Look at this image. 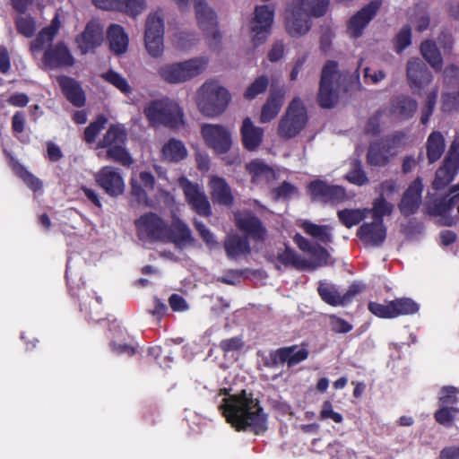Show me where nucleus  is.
<instances>
[{
  "label": "nucleus",
  "instance_id": "36",
  "mask_svg": "<svg viewBox=\"0 0 459 459\" xmlns=\"http://www.w3.org/2000/svg\"><path fill=\"white\" fill-rule=\"evenodd\" d=\"M187 155V150L182 141L170 138L163 146L160 158L163 161L178 163Z\"/></svg>",
  "mask_w": 459,
  "mask_h": 459
},
{
  "label": "nucleus",
  "instance_id": "24",
  "mask_svg": "<svg viewBox=\"0 0 459 459\" xmlns=\"http://www.w3.org/2000/svg\"><path fill=\"white\" fill-rule=\"evenodd\" d=\"M310 16L292 2L290 10L285 19V27L291 37H300L307 34L311 29Z\"/></svg>",
  "mask_w": 459,
  "mask_h": 459
},
{
  "label": "nucleus",
  "instance_id": "47",
  "mask_svg": "<svg viewBox=\"0 0 459 459\" xmlns=\"http://www.w3.org/2000/svg\"><path fill=\"white\" fill-rule=\"evenodd\" d=\"M394 210V205L387 202L383 193H380L372 204L371 214L372 218L377 221H384V217L391 215Z\"/></svg>",
  "mask_w": 459,
  "mask_h": 459
},
{
  "label": "nucleus",
  "instance_id": "10",
  "mask_svg": "<svg viewBox=\"0 0 459 459\" xmlns=\"http://www.w3.org/2000/svg\"><path fill=\"white\" fill-rule=\"evenodd\" d=\"M179 185L186 203L196 214L204 218L212 216L210 201L198 184L182 177L179 178Z\"/></svg>",
  "mask_w": 459,
  "mask_h": 459
},
{
  "label": "nucleus",
  "instance_id": "33",
  "mask_svg": "<svg viewBox=\"0 0 459 459\" xmlns=\"http://www.w3.org/2000/svg\"><path fill=\"white\" fill-rule=\"evenodd\" d=\"M61 22L59 20V16L56 13L55 17L52 19L50 24L45 28H43L36 39H33L30 44V49L32 53H39L42 51L47 44H50L53 42L54 38L57 34Z\"/></svg>",
  "mask_w": 459,
  "mask_h": 459
},
{
  "label": "nucleus",
  "instance_id": "11",
  "mask_svg": "<svg viewBox=\"0 0 459 459\" xmlns=\"http://www.w3.org/2000/svg\"><path fill=\"white\" fill-rule=\"evenodd\" d=\"M195 11L199 27L204 31L209 46H217L221 39V33L218 29L216 13L207 5L204 0H195Z\"/></svg>",
  "mask_w": 459,
  "mask_h": 459
},
{
  "label": "nucleus",
  "instance_id": "45",
  "mask_svg": "<svg viewBox=\"0 0 459 459\" xmlns=\"http://www.w3.org/2000/svg\"><path fill=\"white\" fill-rule=\"evenodd\" d=\"M299 8H302L309 16H324L329 6V0H293Z\"/></svg>",
  "mask_w": 459,
  "mask_h": 459
},
{
  "label": "nucleus",
  "instance_id": "19",
  "mask_svg": "<svg viewBox=\"0 0 459 459\" xmlns=\"http://www.w3.org/2000/svg\"><path fill=\"white\" fill-rule=\"evenodd\" d=\"M382 5L381 0H372L353 14L347 25L351 37L359 38L368 23L375 18Z\"/></svg>",
  "mask_w": 459,
  "mask_h": 459
},
{
  "label": "nucleus",
  "instance_id": "57",
  "mask_svg": "<svg viewBox=\"0 0 459 459\" xmlns=\"http://www.w3.org/2000/svg\"><path fill=\"white\" fill-rule=\"evenodd\" d=\"M102 78L125 94H128L132 91L127 81L113 70H108L107 73L103 74Z\"/></svg>",
  "mask_w": 459,
  "mask_h": 459
},
{
  "label": "nucleus",
  "instance_id": "38",
  "mask_svg": "<svg viewBox=\"0 0 459 459\" xmlns=\"http://www.w3.org/2000/svg\"><path fill=\"white\" fill-rule=\"evenodd\" d=\"M127 140V131L122 124H112L102 139L97 144L98 148H108L116 145L126 144Z\"/></svg>",
  "mask_w": 459,
  "mask_h": 459
},
{
  "label": "nucleus",
  "instance_id": "58",
  "mask_svg": "<svg viewBox=\"0 0 459 459\" xmlns=\"http://www.w3.org/2000/svg\"><path fill=\"white\" fill-rule=\"evenodd\" d=\"M368 311L375 316L382 319H393V310L391 307V300L385 301V303H378L376 301H369L368 304Z\"/></svg>",
  "mask_w": 459,
  "mask_h": 459
},
{
  "label": "nucleus",
  "instance_id": "51",
  "mask_svg": "<svg viewBox=\"0 0 459 459\" xmlns=\"http://www.w3.org/2000/svg\"><path fill=\"white\" fill-rule=\"evenodd\" d=\"M339 221L346 227L358 225L365 219V213L359 209H343L337 212Z\"/></svg>",
  "mask_w": 459,
  "mask_h": 459
},
{
  "label": "nucleus",
  "instance_id": "64",
  "mask_svg": "<svg viewBox=\"0 0 459 459\" xmlns=\"http://www.w3.org/2000/svg\"><path fill=\"white\" fill-rule=\"evenodd\" d=\"M456 394L457 389L455 386H443L438 399L440 406L448 407V405L453 406L458 401Z\"/></svg>",
  "mask_w": 459,
  "mask_h": 459
},
{
  "label": "nucleus",
  "instance_id": "44",
  "mask_svg": "<svg viewBox=\"0 0 459 459\" xmlns=\"http://www.w3.org/2000/svg\"><path fill=\"white\" fill-rule=\"evenodd\" d=\"M391 307L394 318L416 314L420 309L419 304L407 297L396 298L391 300Z\"/></svg>",
  "mask_w": 459,
  "mask_h": 459
},
{
  "label": "nucleus",
  "instance_id": "55",
  "mask_svg": "<svg viewBox=\"0 0 459 459\" xmlns=\"http://www.w3.org/2000/svg\"><path fill=\"white\" fill-rule=\"evenodd\" d=\"M411 43V29L406 24L403 26L400 31L394 39V48L397 54H401Z\"/></svg>",
  "mask_w": 459,
  "mask_h": 459
},
{
  "label": "nucleus",
  "instance_id": "39",
  "mask_svg": "<svg viewBox=\"0 0 459 459\" xmlns=\"http://www.w3.org/2000/svg\"><path fill=\"white\" fill-rule=\"evenodd\" d=\"M392 154L380 140L369 143L367 152V163L371 167H385L389 162Z\"/></svg>",
  "mask_w": 459,
  "mask_h": 459
},
{
  "label": "nucleus",
  "instance_id": "30",
  "mask_svg": "<svg viewBox=\"0 0 459 459\" xmlns=\"http://www.w3.org/2000/svg\"><path fill=\"white\" fill-rule=\"evenodd\" d=\"M167 237L163 243H174L177 246L191 243L194 238L188 225L179 217H173L170 225L167 222Z\"/></svg>",
  "mask_w": 459,
  "mask_h": 459
},
{
  "label": "nucleus",
  "instance_id": "53",
  "mask_svg": "<svg viewBox=\"0 0 459 459\" xmlns=\"http://www.w3.org/2000/svg\"><path fill=\"white\" fill-rule=\"evenodd\" d=\"M108 118L104 115H99L96 119L89 124L84 129L83 140L87 143H93L96 141L98 134L104 129Z\"/></svg>",
  "mask_w": 459,
  "mask_h": 459
},
{
  "label": "nucleus",
  "instance_id": "42",
  "mask_svg": "<svg viewBox=\"0 0 459 459\" xmlns=\"http://www.w3.org/2000/svg\"><path fill=\"white\" fill-rule=\"evenodd\" d=\"M420 52L424 59L435 69L440 72L443 66V58L436 43L432 40H425L420 44Z\"/></svg>",
  "mask_w": 459,
  "mask_h": 459
},
{
  "label": "nucleus",
  "instance_id": "48",
  "mask_svg": "<svg viewBox=\"0 0 459 459\" xmlns=\"http://www.w3.org/2000/svg\"><path fill=\"white\" fill-rule=\"evenodd\" d=\"M124 145L108 147L106 156L108 160L119 163L122 166L129 167L133 164L134 160Z\"/></svg>",
  "mask_w": 459,
  "mask_h": 459
},
{
  "label": "nucleus",
  "instance_id": "28",
  "mask_svg": "<svg viewBox=\"0 0 459 459\" xmlns=\"http://www.w3.org/2000/svg\"><path fill=\"white\" fill-rule=\"evenodd\" d=\"M418 108V102L406 94H399L391 99L389 112L392 117L406 121L411 119Z\"/></svg>",
  "mask_w": 459,
  "mask_h": 459
},
{
  "label": "nucleus",
  "instance_id": "59",
  "mask_svg": "<svg viewBox=\"0 0 459 459\" xmlns=\"http://www.w3.org/2000/svg\"><path fill=\"white\" fill-rule=\"evenodd\" d=\"M406 134L403 131H396L394 134L385 135L380 138V142L383 143L387 151L393 155V151H396L398 148L404 144Z\"/></svg>",
  "mask_w": 459,
  "mask_h": 459
},
{
  "label": "nucleus",
  "instance_id": "6",
  "mask_svg": "<svg viewBox=\"0 0 459 459\" xmlns=\"http://www.w3.org/2000/svg\"><path fill=\"white\" fill-rule=\"evenodd\" d=\"M137 238L147 243H163L167 221L153 212H147L134 220Z\"/></svg>",
  "mask_w": 459,
  "mask_h": 459
},
{
  "label": "nucleus",
  "instance_id": "60",
  "mask_svg": "<svg viewBox=\"0 0 459 459\" xmlns=\"http://www.w3.org/2000/svg\"><path fill=\"white\" fill-rule=\"evenodd\" d=\"M457 413H459L458 408L441 406V408L435 412L434 418L440 425L450 426L454 421L455 415Z\"/></svg>",
  "mask_w": 459,
  "mask_h": 459
},
{
  "label": "nucleus",
  "instance_id": "5",
  "mask_svg": "<svg viewBox=\"0 0 459 459\" xmlns=\"http://www.w3.org/2000/svg\"><path fill=\"white\" fill-rule=\"evenodd\" d=\"M307 123V109L298 97L289 104L285 114L278 125V134L281 138L289 140L296 137Z\"/></svg>",
  "mask_w": 459,
  "mask_h": 459
},
{
  "label": "nucleus",
  "instance_id": "18",
  "mask_svg": "<svg viewBox=\"0 0 459 459\" xmlns=\"http://www.w3.org/2000/svg\"><path fill=\"white\" fill-rule=\"evenodd\" d=\"M95 181L111 197H117L125 192L124 178L119 170L114 167H102L95 174Z\"/></svg>",
  "mask_w": 459,
  "mask_h": 459
},
{
  "label": "nucleus",
  "instance_id": "1",
  "mask_svg": "<svg viewBox=\"0 0 459 459\" xmlns=\"http://www.w3.org/2000/svg\"><path fill=\"white\" fill-rule=\"evenodd\" d=\"M222 415L237 431H250L260 435L267 430V414L252 393L242 390L230 395L220 405Z\"/></svg>",
  "mask_w": 459,
  "mask_h": 459
},
{
  "label": "nucleus",
  "instance_id": "8",
  "mask_svg": "<svg viewBox=\"0 0 459 459\" xmlns=\"http://www.w3.org/2000/svg\"><path fill=\"white\" fill-rule=\"evenodd\" d=\"M459 171V140H454L449 147L443 164L437 169L432 188L436 191L445 189L456 177Z\"/></svg>",
  "mask_w": 459,
  "mask_h": 459
},
{
  "label": "nucleus",
  "instance_id": "26",
  "mask_svg": "<svg viewBox=\"0 0 459 459\" xmlns=\"http://www.w3.org/2000/svg\"><path fill=\"white\" fill-rule=\"evenodd\" d=\"M56 82L62 93L73 106L82 108L85 105V92L78 81L67 75H59Z\"/></svg>",
  "mask_w": 459,
  "mask_h": 459
},
{
  "label": "nucleus",
  "instance_id": "37",
  "mask_svg": "<svg viewBox=\"0 0 459 459\" xmlns=\"http://www.w3.org/2000/svg\"><path fill=\"white\" fill-rule=\"evenodd\" d=\"M109 48L117 55L124 54L127 50L128 37L124 28L118 24H111L107 31Z\"/></svg>",
  "mask_w": 459,
  "mask_h": 459
},
{
  "label": "nucleus",
  "instance_id": "14",
  "mask_svg": "<svg viewBox=\"0 0 459 459\" xmlns=\"http://www.w3.org/2000/svg\"><path fill=\"white\" fill-rule=\"evenodd\" d=\"M164 22L160 16L150 14L145 23L144 43L148 53L153 57L163 54Z\"/></svg>",
  "mask_w": 459,
  "mask_h": 459
},
{
  "label": "nucleus",
  "instance_id": "56",
  "mask_svg": "<svg viewBox=\"0 0 459 459\" xmlns=\"http://www.w3.org/2000/svg\"><path fill=\"white\" fill-rule=\"evenodd\" d=\"M437 94V89H434L427 94L425 103L421 108L420 123L422 125H427L429 123V118L431 117L434 112Z\"/></svg>",
  "mask_w": 459,
  "mask_h": 459
},
{
  "label": "nucleus",
  "instance_id": "61",
  "mask_svg": "<svg viewBox=\"0 0 459 459\" xmlns=\"http://www.w3.org/2000/svg\"><path fill=\"white\" fill-rule=\"evenodd\" d=\"M65 279L70 295L74 298H80L81 290L84 289L85 283L82 281L81 277L75 280L71 276L68 264H66Z\"/></svg>",
  "mask_w": 459,
  "mask_h": 459
},
{
  "label": "nucleus",
  "instance_id": "13",
  "mask_svg": "<svg viewBox=\"0 0 459 459\" xmlns=\"http://www.w3.org/2000/svg\"><path fill=\"white\" fill-rule=\"evenodd\" d=\"M361 291V286L353 282L342 295L340 294L334 284L325 281H320L317 286V293L321 299L332 307H345L352 302L354 298Z\"/></svg>",
  "mask_w": 459,
  "mask_h": 459
},
{
  "label": "nucleus",
  "instance_id": "63",
  "mask_svg": "<svg viewBox=\"0 0 459 459\" xmlns=\"http://www.w3.org/2000/svg\"><path fill=\"white\" fill-rule=\"evenodd\" d=\"M243 346L244 342L240 336L223 339L219 343V347L223 351L224 355H227L230 352L240 351Z\"/></svg>",
  "mask_w": 459,
  "mask_h": 459
},
{
  "label": "nucleus",
  "instance_id": "49",
  "mask_svg": "<svg viewBox=\"0 0 459 459\" xmlns=\"http://www.w3.org/2000/svg\"><path fill=\"white\" fill-rule=\"evenodd\" d=\"M346 179L356 186H361L368 183V178L363 169L361 161L358 159L352 160Z\"/></svg>",
  "mask_w": 459,
  "mask_h": 459
},
{
  "label": "nucleus",
  "instance_id": "29",
  "mask_svg": "<svg viewBox=\"0 0 459 459\" xmlns=\"http://www.w3.org/2000/svg\"><path fill=\"white\" fill-rule=\"evenodd\" d=\"M208 186L210 195L214 204L231 207L234 204V196L230 185L219 176L211 177Z\"/></svg>",
  "mask_w": 459,
  "mask_h": 459
},
{
  "label": "nucleus",
  "instance_id": "41",
  "mask_svg": "<svg viewBox=\"0 0 459 459\" xmlns=\"http://www.w3.org/2000/svg\"><path fill=\"white\" fill-rule=\"evenodd\" d=\"M277 260L284 266H291L297 270L303 271L308 268V260L302 258L294 249L286 246L284 250L279 251Z\"/></svg>",
  "mask_w": 459,
  "mask_h": 459
},
{
  "label": "nucleus",
  "instance_id": "9",
  "mask_svg": "<svg viewBox=\"0 0 459 459\" xmlns=\"http://www.w3.org/2000/svg\"><path fill=\"white\" fill-rule=\"evenodd\" d=\"M338 73L336 61L328 60L323 66L319 91L317 94L318 105L323 108H332L338 100V94L333 90V81Z\"/></svg>",
  "mask_w": 459,
  "mask_h": 459
},
{
  "label": "nucleus",
  "instance_id": "27",
  "mask_svg": "<svg viewBox=\"0 0 459 459\" xmlns=\"http://www.w3.org/2000/svg\"><path fill=\"white\" fill-rule=\"evenodd\" d=\"M94 5L107 11H119L135 17L145 8L144 0H92Z\"/></svg>",
  "mask_w": 459,
  "mask_h": 459
},
{
  "label": "nucleus",
  "instance_id": "32",
  "mask_svg": "<svg viewBox=\"0 0 459 459\" xmlns=\"http://www.w3.org/2000/svg\"><path fill=\"white\" fill-rule=\"evenodd\" d=\"M284 95L282 88L271 89L267 100L261 109V123H268L277 117L283 104Z\"/></svg>",
  "mask_w": 459,
  "mask_h": 459
},
{
  "label": "nucleus",
  "instance_id": "15",
  "mask_svg": "<svg viewBox=\"0 0 459 459\" xmlns=\"http://www.w3.org/2000/svg\"><path fill=\"white\" fill-rule=\"evenodd\" d=\"M201 133L206 145L219 154L228 152L232 144L230 131L221 125L204 124Z\"/></svg>",
  "mask_w": 459,
  "mask_h": 459
},
{
  "label": "nucleus",
  "instance_id": "3",
  "mask_svg": "<svg viewBox=\"0 0 459 459\" xmlns=\"http://www.w3.org/2000/svg\"><path fill=\"white\" fill-rule=\"evenodd\" d=\"M230 100L229 91L213 82H204L199 90L197 106L206 117H216L227 108Z\"/></svg>",
  "mask_w": 459,
  "mask_h": 459
},
{
  "label": "nucleus",
  "instance_id": "43",
  "mask_svg": "<svg viewBox=\"0 0 459 459\" xmlns=\"http://www.w3.org/2000/svg\"><path fill=\"white\" fill-rule=\"evenodd\" d=\"M450 210L446 202V197H439L435 199L428 207V213L433 216L441 217V225L453 226L456 223L455 218L448 216Z\"/></svg>",
  "mask_w": 459,
  "mask_h": 459
},
{
  "label": "nucleus",
  "instance_id": "4",
  "mask_svg": "<svg viewBox=\"0 0 459 459\" xmlns=\"http://www.w3.org/2000/svg\"><path fill=\"white\" fill-rule=\"evenodd\" d=\"M207 64V58L195 57L180 63L164 65L160 67L158 74L169 83H180L201 74Z\"/></svg>",
  "mask_w": 459,
  "mask_h": 459
},
{
  "label": "nucleus",
  "instance_id": "25",
  "mask_svg": "<svg viewBox=\"0 0 459 459\" xmlns=\"http://www.w3.org/2000/svg\"><path fill=\"white\" fill-rule=\"evenodd\" d=\"M386 230L384 221L373 220L371 222L363 223L358 229L357 237L364 245L379 247L386 238Z\"/></svg>",
  "mask_w": 459,
  "mask_h": 459
},
{
  "label": "nucleus",
  "instance_id": "46",
  "mask_svg": "<svg viewBox=\"0 0 459 459\" xmlns=\"http://www.w3.org/2000/svg\"><path fill=\"white\" fill-rule=\"evenodd\" d=\"M300 227L305 231V233L315 238H317L325 244L332 241L329 227L327 225H317L311 221H305L302 222Z\"/></svg>",
  "mask_w": 459,
  "mask_h": 459
},
{
  "label": "nucleus",
  "instance_id": "31",
  "mask_svg": "<svg viewBox=\"0 0 459 459\" xmlns=\"http://www.w3.org/2000/svg\"><path fill=\"white\" fill-rule=\"evenodd\" d=\"M264 131L262 127L254 125L250 117H246L240 127V135L243 147L249 151H255L263 143Z\"/></svg>",
  "mask_w": 459,
  "mask_h": 459
},
{
  "label": "nucleus",
  "instance_id": "20",
  "mask_svg": "<svg viewBox=\"0 0 459 459\" xmlns=\"http://www.w3.org/2000/svg\"><path fill=\"white\" fill-rule=\"evenodd\" d=\"M406 74L408 83L413 93L421 94V91L432 82L431 71L420 59H410L407 62Z\"/></svg>",
  "mask_w": 459,
  "mask_h": 459
},
{
  "label": "nucleus",
  "instance_id": "23",
  "mask_svg": "<svg viewBox=\"0 0 459 459\" xmlns=\"http://www.w3.org/2000/svg\"><path fill=\"white\" fill-rule=\"evenodd\" d=\"M237 228L255 242H264L267 238V230L263 221L252 212L236 215Z\"/></svg>",
  "mask_w": 459,
  "mask_h": 459
},
{
  "label": "nucleus",
  "instance_id": "16",
  "mask_svg": "<svg viewBox=\"0 0 459 459\" xmlns=\"http://www.w3.org/2000/svg\"><path fill=\"white\" fill-rule=\"evenodd\" d=\"M273 16L274 10L269 5L255 7V17L251 21L252 41L255 46H259L267 39L270 35Z\"/></svg>",
  "mask_w": 459,
  "mask_h": 459
},
{
  "label": "nucleus",
  "instance_id": "2",
  "mask_svg": "<svg viewBox=\"0 0 459 459\" xmlns=\"http://www.w3.org/2000/svg\"><path fill=\"white\" fill-rule=\"evenodd\" d=\"M143 114L152 126H164L175 129L184 125V113L178 102L169 99L152 100Z\"/></svg>",
  "mask_w": 459,
  "mask_h": 459
},
{
  "label": "nucleus",
  "instance_id": "50",
  "mask_svg": "<svg viewBox=\"0 0 459 459\" xmlns=\"http://www.w3.org/2000/svg\"><path fill=\"white\" fill-rule=\"evenodd\" d=\"M311 255L309 266L307 269H316L329 264L330 254L319 244H316L308 253Z\"/></svg>",
  "mask_w": 459,
  "mask_h": 459
},
{
  "label": "nucleus",
  "instance_id": "35",
  "mask_svg": "<svg viewBox=\"0 0 459 459\" xmlns=\"http://www.w3.org/2000/svg\"><path fill=\"white\" fill-rule=\"evenodd\" d=\"M224 249L230 259H236L251 252L248 238L237 233L228 234L224 240Z\"/></svg>",
  "mask_w": 459,
  "mask_h": 459
},
{
  "label": "nucleus",
  "instance_id": "22",
  "mask_svg": "<svg viewBox=\"0 0 459 459\" xmlns=\"http://www.w3.org/2000/svg\"><path fill=\"white\" fill-rule=\"evenodd\" d=\"M103 27L96 21L87 22L83 31L76 36L75 42L81 53L94 52L103 41Z\"/></svg>",
  "mask_w": 459,
  "mask_h": 459
},
{
  "label": "nucleus",
  "instance_id": "40",
  "mask_svg": "<svg viewBox=\"0 0 459 459\" xmlns=\"http://www.w3.org/2000/svg\"><path fill=\"white\" fill-rule=\"evenodd\" d=\"M446 150V142L443 134L439 131H433L428 136L426 142L427 158L430 164L438 160Z\"/></svg>",
  "mask_w": 459,
  "mask_h": 459
},
{
  "label": "nucleus",
  "instance_id": "34",
  "mask_svg": "<svg viewBox=\"0 0 459 459\" xmlns=\"http://www.w3.org/2000/svg\"><path fill=\"white\" fill-rule=\"evenodd\" d=\"M246 171L255 185L266 184L274 178L273 169L263 160L255 159L246 164Z\"/></svg>",
  "mask_w": 459,
  "mask_h": 459
},
{
  "label": "nucleus",
  "instance_id": "12",
  "mask_svg": "<svg viewBox=\"0 0 459 459\" xmlns=\"http://www.w3.org/2000/svg\"><path fill=\"white\" fill-rule=\"evenodd\" d=\"M307 189L312 201H317L323 204H336L343 202L346 198L344 187L331 185L322 179L312 180L307 185Z\"/></svg>",
  "mask_w": 459,
  "mask_h": 459
},
{
  "label": "nucleus",
  "instance_id": "52",
  "mask_svg": "<svg viewBox=\"0 0 459 459\" xmlns=\"http://www.w3.org/2000/svg\"><path fill=\"white\" fill-rule=\"evenodd\" d=\"M269 86V78L265 74H262L255 79V81L246 89L243 96L245 100H252L259 94L266 91Z\"/></svg>",
  "mask_w": 459,
  "mask_h": 459
},
{
  "label": "nucleus",
  "instance_id": "62",
  "mask_svg": "<svg viewBox=\"0 0 459 459\" xmlns=\"http://www.w3.org/2000/svg\"><path fill=\"white\" fill-rule=\"evenodd\" d=\"M297 193V187L288 181H283L279 186L272 190V195L275 200L287 199Z\"/></svg>",
  "mask_w": 459,
  "mask_h": 459
},
{
  "label": "nucleus",
  "instance_id": "7",
  "mask_svg": "<svg viewBox=\"0 0 459 459\" xmlns=\"http://www.w3.org/2000/svg\"><path fill=\"white\" fill-rule=\"evenodd\" d=\"M309 351L307 348H299L297 344L281 347L270 351L268 355L263 357V365L267 368H276L280 365L287 364L292 368L308 358Z\"/></svg>",
  "mask_w": 459,
  "mask_h": 459
},
{
  "label": "nucleus",
  "instance_id": "21",
  "mask_svg": "<svg viewBox=\"0 0 459 459\" xmlns=\"http://www.w3.org/2000/svg\"><path fill=\"white\" fill-rule=\"evenodd\" d=\"M422 179L418 177L409 185L398 204L403 216L410 217L418 212L422 202Z\"/></svg>",
  "mask_w": 459,
  "mask_h": 459
},
{
  "label": "nucleus",
  "instance_id": "54",
  "mask_svg": "<svg viewBox=\"0 0 459 459\" xmlns=\"http://www.w3.org/2000/svg\"><path fill=\"white\" fill-rule=\"evenodd\" d=\"M17 31L25 38H32L36 32V22L30 15L22 14L14 20Z\"/></svg>",
  "mask_w": 459,
  "mask_h": 459
},
{
  "label": "nucleus",
  "instance_id": "17",
  "mask_svg": "<svg viewBox=\"0 0 459 459\" xmlns=\"http://www.w3.org/2000/svg\"><path fill=\"white\" fill-rule=\"evenodd\" d=\"M47 45L42 56V63L47 68L54 70L74 65V58L64 41Z\"/></svg>",
  "mask_w": 459,
  "mask_h": 459
}]
</instances>
